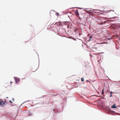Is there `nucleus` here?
I'll return each instance as SVG.
<instances>
[{
  "mask_svg": "<svg viewBox=\"0 0 120 120\" xmlns=\"http://www.w3.org/2000/svg\"><path fill=\"white\" fill-rule=\"evenodd\" d=\"M81 79L82 81H83L84 80V79L83 78H81Z\"/></svg>",
  "mask_w": 120,
  "mask_h": 120,
  "instance_id": "obj_5",
  "label": "nucleus"
},
{
  "mask_svg": "<svg viewBox=\"0 0 120 120\" xmlns=\"http://www.w3.org/2000/svg\"><path fill=\"white\" fill-rule=\"evenodd\" d=\"M15 81L17 83L20 80V79L19 78H17L15 79Z\"/></svg>",
  "mask_w": 120,
  "mask_h": 120,
  "instance_id": "obj_2",
  "label": "nucleus"
},
{
  "mask_svg": "<svg viewBox=\"0 0 120 120\" xmlns=\"http://www.w3.org/2000/svg\"><path fill=\"white\" fill-rule=\"evenodd\" d=\"M56 15H57V16L58 15H59V13H56Z\"/></svg>",
  "mask_w": 120,
  "mask_h": 120,
  "instance_id": "obj_9",
  "label": "nucleus"
},
{
  "mask_svg": "<svg viewBox=\"0 0 120 120\" xmlns=\"http://www.w3.org/2000/svg\"><path fill=\"white\" fill-rule=\"evenodd\" d=\"M112 93V92H111V94Z\"/></svg>",
  "mask_w": 120,
  "mask_h": 120,
  "instance_id": "obj_13",
  "label": "nucleus"
},
{
  "mask_svg": "<svg viewBox=\"0 0 120 120\" xmlns=\"http://www.w3.org/2000/svg\"><path fill=\"white\" fill-rule=\"evenodd\" d=\"M103 24V23H101V24Z\"/></svg>",
  "mask_w": 120,
  "mask_h": 120,
  "instance_id": "obj_15",
  "label": "nucleus"
},
{
  "mask_svg": "<svg viewBox=\"0 0 120 120\" xmlns=\"http://www.w3.org/2000/svg\"><path fill=\"white\" fill-rule=\"evenodd\" d=\"M11 83H12V82H11Z\"/></svg>",
  "mask_w": 120,
  "mask_h": 120,
  "instance_id": "obj_14",
  "label": "nucleus"
},
{
  "mask_svg": "<svg viewBox=\"0 0 120 120\" xmlns=\"http://www.w3.org/2000/svg\"><path fill=\"white\" fill-rule=\"evenodd\" d=\"M117 42L118 43V44H119V42L120 41H117Z\"/></svg>",
  "mask_w": 120,
  "mask_h": 120,
  "instance_id": "obj_8",
  "label": "nucleus"
},
{
  "mask_svg": "<svg viewBox=\"0 0 120 120\" xmlns=\"http://www.w3.org/2000/svg\"><path fill=\"white\" fill-rule=\"evenodd\" d=\"M105 21V22H104V23H105V22H106V21Z\"/></svg>",
  "mask_w": 120,
  "mask_h": 120,
  "instance_id": "obj_11",
  "label": "nucleus"
},
{
  "mask_svg": "<svg viewBox=\"0 0 120 120\" xmlns=\"http://www.w3.org/2000/svg\"><path fill=\"white\" fill-rule=\"evenodd\" d=\"M9 102H10L11 103H12V102H11V101H9Z\"/></svg>",
  "mask_w": 120,
  "mask_h": 120,
  "instance_id": "obj_12",
  "label": "nucleus"
},
{
  "mask_svg": "<svg viewBox=\"0 0 120 120\" xmlns=\"http://www.w3.org/2000/svg\"><path fill=\"white\" fill-rule=\"evenodd\" d=\"M104 89V88H103ZM104 89H103L102 90V95H103L104 94Z\"/></svg>",
  "mask_w": 120,
  "mask_h": 120,
  "instance_id": "obj_7",
  "label": "nucleus"
},
{
  "mask_svg": "<svg viewBox=\"0 0 120 120\" xmlns=\"http://www.w3.org/2000/svg\"><path fill=\"white\" fill-rule=\"evenodd\" d=\"M93 37L91 35L89 37V39L88 40V41H90L91 40V38H93Z\"/></svg>",
  "mask_w": 120,
  "mask_h": 120,
  "instance_id": "obj_4",
  "label": "nucleus"
},
{
  "mask_svg": "<svg viewBox=\"0 0 120 120\" xmlns=\"http://www.w3.org/2000/svg\"><path fill=\"white\" fill-rule=\"evenodd\" d=\"M111 108L112 109L116 108V106L115 104H114V105H113L111 106Z\"/></svg>",
  "mask_w": 120,
  "mask_h": 120,
  "instance_id": "obj_3",
  "label": "nucleus"
},
{
  "mask_svg": "<svg viewBox=\"0 0 120 120\" xmlns=\"http://www.w3.org/2000/svg\"><path fill=\"white\" fill-rule=\"evenodd\" d=\"M3 103V101H0V105H2V103Z\"/></svg>",
  "mask_w": 120,
  "mask_h": 120,
  "instance_id": "obj_6",
  "label": "nucleus"
},
{
  "mask_svg": "<svg viewBox=\"0 0 120 120\" xmlns=\"http://www.w3.org/2000/svg\"><path fill=\"white\" fill-rule=\"evenodd\" d=\"M75 14L79 18V14L78 12V10H77L76 11H75Z\"/></svg>",
  "mask_w": 120,
  "mask_h": 120,
  "instance_id": "obj_1",
  "label": "nucleus"
},
{
  "mask_svg": "<svg viewBox=\"0 0 120 120\" xmlns=\"http://www.w3.org/2000/svg\"><path fill=\"white\" fill-rule=\"evenodd\" d=\"M112 94H111L110 96V97H112Z\"/></svg>",
  "mask_w": 120,
  "mask_h": 120,
  "instance_id": "obj_10",
  "label": "nucleus"
}]
</instances>
